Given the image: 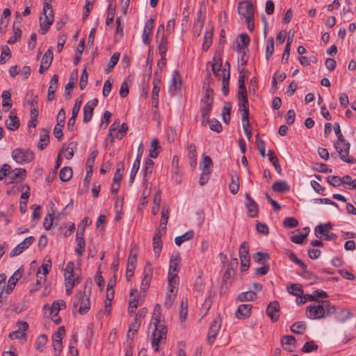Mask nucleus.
Instances as JSON below:
<instances>
[{
	"instance_id": "nucleus-1",
	"label": "nucleus",
	"mask_w": 356,
	"mask_h": 356,
	"mask_svg": "<svg viewBox=\"0 0 356 356\" xmlns=\"http://www.w3.org/2000/svg\"><path fill=\"white\" fill-rule=\"evenodd\" d=\"M337 314L336 320L343 323L352 317L353 314L349 309H342L337 312L335 305H331L329 300H318L316 304L309 305L306 309V315L311 319H320Z\"/></svg>"
},
{
	"instance_id": "nucleus-40",
	"label": "nucleus",
	"mask_w": 356,
	"mask_h": 356,
	"mask_svg": "<svg viewBox=\"0 0 356 356\" xmlns=\"http://www.w3.org/2000/svg\"><path fill=\"white\" fill-rule=\"evenodd\" d=\"M268 159L272 165L274 166L276 172L279 174L282 172V168L279 163V159L276 156L275 153L273 150H268Z\"/></svg>"
},
{
	"instance_id": "nucleus-5",
	"label": "nucleus",
	"mask_w": 356,
	"mask_h": 356,
	"mask_svg": "<svg viewBox=\"0 0 356 356\" xmlns=\"http://www.w3.org/2000/svg\"><path fill=\"white\" fill-rule=\"evenodd\" d=\"M34 153L29 149L17 148L12 152V158L18 163H26L34 159Z\"/></svg>"
},
{
	"instance_id": "nucleus-57",
	"label": "nucleus",
	"mask_w": 356,
	"mask_h": 356,
	"mask_svg": "<svg viewBox=\"0 0 356 356\" xmlns=\"http://www.w3.org/2000/svg\"><path fill=\"white\" fill-rule=\"evenodd\" d=\"M274 52V38L270 37L268 38L266 47V58L267 60H269L270 56L273 55Z\"/></svg>"
},
{
	"instance_id": "nucleus-15",
	"label": "nucleus",
	"mask_w": 356,
	"mask_h": 356,
	"mask_svg": "<svg viewBox=\"0 0 356 356\" xmlns=\"http://www.w3.org/2000/svg\"><path fill=\"white\" fill-rule=\"evenodd\" d=\"M266 314L273 322H277L280 318V307L277 300L270 302L266 308Z\"/></svg>"
},
{
	"instance_id": "nucleus-2",
	"label": "nucleus",
	"mask_w": 356,
	"mask_h": 356,
	"mask_svg": "<svg viewBox=\"0 0 356 356\" xmlns=\"http://www.w3.org/2000/svg\"><path fill=\"white\" fill-rule=\"evenodd\" d=\"M333 128L338 139L337 141L334 143V147L339 154L340 159L346 163H354V157L348 155L350 145L349 143L346 142V140L341 132L339 124L336 122L334 124Z\"/></svg>"
},
{
	"instance_id": "nucleus-34",
	"label": "nucleus",
	"mask_w": 356,
	"mask_h": 356,
	"mask_svg": "<svg viewBox=\"0 0 356 356\" xmlns=\"http://www.w3.org/2000/svg\"><path fill=\"white\" fill-rule=\"evenodd\" d=\"M74 72H75L74 77L73 76V74H72L70 76L69 82L65 86V98L67 99H68L71 97L70 89H72L75 86L76 83L78 70H76Z\"/></svg>"
},
{
	"instance_id": "nucleus-54",
	"label": "nucleus",
	"mask_w": 356,
	"mask_h": 356,
	"mask_svg": "<svg viewBox=\"0 0 356 356\" xmlns=\"http://www.w3.org/2000/svg\"><path fill=\"white\" fill-rule=\"evenodd\" d=\"M120 56V54L119 52H115L112 56L111 57L110 61L108 63V65H107V67L106 68L105 71L106 74H108L111 72L115 65L118 63L119 58Z\"/></svg>"
},
{
	"instance_id": "nucleus-53",
	"label": "nucleus",
	"mask_w": 356,
	"mask_h": 356,
	"mask_svg": "<svg viewBox=\"0 0 356 356\" xmlns=\"http://www.w3.org/2000/svg\"><path fill=\"white\" fill-rule=\"evenodd\" d=\"M269 259L270 255L266 252H257L253 255V259L257 264H265Z\"/></svg>"
},
{
	"instance_id": "nucleus-59",
	"label": "nucleus",
	"mask_w": 356,
	"mask_h": 356,
	"mask_svg": "<svg viewBox=\"0 0 356 356\" xmlns=\"http://www.w3.org/2000/svg\"><path fill=\"white\" fill-rule=\"evenodd\" d=\"M287 291L293 296H300L303 293L302 289L296 284H292L287 286Z\"/></svg>"
},
{
	"instance_id": "nucleus-42",
	"label": "nucleus",
	"mask_w": 356,
	"mask_h": 356,
	"mask_svg": "<svg viewBox=\"0 0 356 356\" xmlns=\"http://www.w3.org/2000/svg\"><path fill=\"white\" fill-rule=\"evenodd\" d=\"M226 69L223 70L222 73V91L225 96L228 95L229 94V79L230 74L229 72L225 73Z\"/></svg>"
},
{
	"instance_id": "nucleus-4",
	"label": "nucleus",
	"mask_w": 356,
	"mask_h": 356,
	"mask_svg": "<svg viewBox=\"0 0 356 356\" xmlns=\"http://www.w3.org/2000/svg\"><path fill=\"white\" fill-rule=\"evenodd\" d=\"M152 158L156 159V138H152L151 141L149 158H147L143 168V179L147 181L153 171L154 163Z\"/></svg>"
},
{
	"instance_id": "nucleus-18",
	"label": "nucleus",
	"mask_w": 356,
	"mask_h": 356,
	"mask_svg": "<svg viewBox=\"0 0 356 356\" xmlns=\"http://www.w3.org/2000/svg\"><path fill=\"white\" fill-rule=\"evenodd\" d=\"M154 60V47H149L148 55L146 60L145 70L144 73V81H149L152 72V64Z\"/></svg>"
},
{
	"instance_id": "nucleus-45",
	"label": "nucleus",
	"mask_w": 356,
	"mask_h": 356,
	"mask_svg": "<svg viewBox=\"0 0 356 356\" xmlns=\"http://www.w3.org/2000/svg\"><path fill=\"white\" fill-rule=\"evenodd\" d=\"M332 227L333 225L330 222H328L325 224L321 223L315 227L314 234L317 238H322V236H320V234H323V231H325V229L330 231V229H332Z\"/></svg>"
},
{
	"instance_id": "nucleus-31",
	"label": "nucleus",
	"mask_w": 356,
	"mask_h": 356,
	"mask_svg": "<svg viewBox=\"0 0 356 356\" xmlns=\"http://www.w3.org/2000/svg\"><path fill=\"white\" fill-rule=\"evenodd\" d=\"M19 125V120L17 116L13 112H10L9 120L6 122V128L12 131H15L18 129Z\"/></svg>"
},
{
	"instance_id": "nucleus-44",
	"label": "nucleus",
	"mask_w": 356,
	"mask_h": 356,
	"mask_svg": "<svg viewBox=\"0 0 356 356\" xmlns=\"http://www.w3.org/2000/svg\"><path fill=\"white\" fill-rule=\"evenodd\" d=\"M303 232L302 234L292 236L291 241L294 243L302 244L309 233V228L308 227L303 228Z\"/></svg>"
},
{
	"instance_id": "nucleus-48",
	"label": "nucleus",
	"mask_w": 356,
	"mask_h": 356,
	"mask_svg": "<svg viewBox=\"0 0 356 356\" xmlns=\"http://www.w3.org/2000/svg\"><path fill=\"white\" fill-rule=\"evenodd\" d=\"M156 307L154 308V313L152 318L149 325V330H152V346L156 351V317L155 315Z\"/></svg>"
},
{
	"instance_id": "nucleus-39",
	"label": "nucleus",
	"mask_w": 356,
	"mask_h": 356,
	"mask_svg": "<svg viewBox=\"0 0 356 356\" xmlns=\"http://www.w3.org/2000/svg\"><path fill=\"white\" fill-rule=\"evenodd\" d=\"M194 236V232L193 230H189L182 234L181 236H179L175 237V243L177 246H180L184 242L189 241L192 239Z\"/></svg>"
},
{
	"instance_id": "nucleus-32",
	"label": "nucleus",
	"mask_w": 356,
	"mask_h": 356,
	"mask_svg": "<svg viewBox=\"0 0 356 356\" xmlns=\"http://www.w3.org/2000/svg\"><path fill=\"white\" fill-rule=\"evenodd\" d=\"M272 189L276 193H287L290 191V186L285 181H276L272 186Z\"/></svg>"
},
{
	"instance_id": "nucleus-47",
	"label": "nucleus",
	"mask_w": 356,
	"mask_h": 356,
	"mask_svg": "<svg viewBox=\"0 0 356 356\" xmlns=\"http://www.w3.org/2000/svg\"><path fill=\"white\" fill-rule=\"evenodd\" d=\"M72 177V169L70 167H63L59 172V177L62 181H67Z\"/></svg>"
},
{
	"instance_id": "nucleus-51",
	"label": "nucleus",
	"mask_w": 356,
	"mask_h": 356,
	"mask_svg": "<svg viewBox=\"0 0 356 356\" xmlns=\"http://www.w3.org/2000/svg\"><path fill=\"white\" fill-rule=\"evenodd\" d=\"M76 247L75 248V252L79 256H82L85 249V240L83 236L76 235Z\"/></svg>"
},
{
	"instance_id": "nucleus-37",
	"label": "nucleus",
	"mask_w": 356,
	"mask_h": 356,
	"mask_svg": "<svg viewBox=\"0 0 356 356\" xmlns=\"http://www.w3.org/2000/svg\"><path fill=\"white\" fill-rule=\"evenodd\" d=\"M257 294L255 291H249L242 292L237 296V300L240 302L253 301L256 299Z\"/></svg>"
},
{
	"instance_id": "nucleus-36",
	"label": "nucleus",
	"mask_w": 356,
	"mask_h": 356,
	"mask_svg": "<svg viewBox=\"0 0 356 356\" xmlns=\"http://www.w3.org/2000/svg\"><path fill=\"white\" fill-rule=\"evenodd\" d=\"M42 14L44 16V18L42 19V21H46L50 19H54L52 6L49 3V2L47 1V0H44Z\"/></svg>"
},
{
	"instance_id": "nucleus-27",
	"label": "nucleus",
	"mask_w": 356,
	"mask_h": 356,
	"mask_svg": "<svg viewBox=\"0 0 356 356\" xmlns=\"http://www.w3.org/2000/svg\"><path fill=\"white\" fill-rule=\"evenodd\" d=\"M26 177V171L24 168H15L10 172L8 178L10 179V183H16L17 179L24 180Z\"/></svg>"
},
{
	"instance_id": "nucleus-13",
	"label": "nucleus",
	"mask_w": 356,
	"mask_h": 356,
	"mask_svg": "<svg viewBox=\"0 0 356 356\" xmlns=\"http://www.w3.org/2000/svg\"><path fill=\"white\" fill-rule=\"evenodd\" d=\"M178 285L179 284H175L174 286V284H170V283L168 282V290L164 302V305L167 308H170L175 302L178 291Z\"/></svg>"
},
{
	"instance_id": "nucleus-63",
	"label": "nucleus",
	"mask_w": 356,
	"mask_h": 356,
	"mask_svg": "<svg viewBox=\"0 0 356 356\" xmlns=\"http://www.w3.org/2000/svg\"><path fill=\"white\" fill-rule=\"evenodd\" d=\"M65 330L64 326L58 328L56 332L52 335V341H62L63 337L65 336Z\"/></svg>"
},
{
	"instance_id": "nucleus-56",
	"label": "nucleus",
	"mask_w": 356,
	"mask_h": 356,
	"mask_svg": "<svg viewBox=\"0 0 356 356\" xmlns=\"http://www.w3.org/2000/svg\"><path fill=\"white\" fill-rule=\"evenodd\" d=\"M213 32L207 31L202 43V50L207 51L212 42Z\"/></svg>"
},
{
	"instance_id": "nucleus-55",
	"label": "nucleus",
	"mask_w": 356,
	"mask_h": 356,
	"mask_svg": "<svg viewBox=\"0 0 356 356\" xmlns=\"http://www.w3.org/2000/svg\"><path fill=\"white\" fill-rule=\"evenodd\" d=\"M53 19H50L46 21H42V18L40 17V33L44 35L49 29L50 26L53 24Z\"/></svg>"
},
{
	"instance_id": "nucleus-49",
	"label": "nucleus",
	"mask_w": 356,
	"mask_h": 356,
	"mask_svg": "<svg viewBox=\"0 0 356 356\" xmlns=\"http://www.w3.org/2000/svg\"><path fill=\"white\" fill-rule=\"evenodd\" d=\"M53 60V50L49 48L44 54L42 58L41 63L44 65V69L47 70L50 67V65Z\"/></svg>"
},
{
	"instance_id": "nucleus-62",
	"label": "nucleus",
	"mask_w": 356,
	"mask_h": 356,
	"mask_svg": "<svg viewBox=\"0 0 356 356\" xmlns=\"http://www.w3.org/2000/svg\"><path fill=\"white\" fill-rule=\"evenodd\" d=\"M241 44L238 43L237 48L238 50L246 49L250 42V38L248 34L242 33L240 35Z\"/></svg>"
},
{
	"instance_id": "nucleus-26",
	"label": "nucleus",
	"mask_w": 356,
	"mask_h": 356,
	"mask_svg": "<svg viewBox=\"0 0 356 356\" xmlns=\"http://www.w3.org/2000/svg\"><path fill=\"white\" fill-rule=\"evenodd\" d=\"M161 218L160 220V229L159 234L165 233L166 230V226L170 216V209L168 206H163L161 211Z\"/></svg>"
},
{
	"instance_id": "nucleus-52",
	"label": "nucleus",
	"mask_w": 356,
	"mask_h": 356,
	"mask_svg": "<svg viewBox=\"0 0 356 356\" xmlns=\"http://www.w3.org/2000/svg\"><path fill=\"white\" fill-rule=\"evenodd\" d=\"M91 222L92 221L88 217H84L78 225L76 235L83 236L86 227L90 225Z\"/></svg>"
},
{
	"instance_id": "nucleus-35",
	"label": "nucleus",
	"mask_w": 356,
	"mask_h": 356,
	"mask_svg": "<svg viewBox=\"0 0 356 356\" xmlns=\"http://www.w3.org/2000/svg\"><path fill=\"white\" fill-rule=\"evenodd\" d=\"M188 160L190 163V165L195 168L197 165V151H196V147L195 144L191 143L188 147Z\"/></svg>"
},
{
	"instance_id": "nucleus-23",
	"label": "nucleus",
	"mask_w": 356,
	"mask_h": 356,
	"mask_svg": "<svg viewBox=\"0 0 356 356\" xmlns=\"http://www.w3.org/2000/svg\"><path fill=\"white\" fill-rule=\"evenodd\" d=\"M154 25V19L151 17L145 23L143 33V42L145 44H149L150 42V36L152 34V30Z\"/></svg>"
},
{
	"instance_id": "nucleus-24",
	"label": "nucleus",
	"mask_w": 356,
	"mask_h": 356,
	"mask_svg": "<svg viewBox=\"0 0 356 356\" xmlns=\"http://www.w3.org/2000/svg\"><path fill=\"white\" fill-rule=\"evenodd\" d=\"M252 306L249 304H243L238 307L236 312V317L238 319H245L251 315Z\"/></svg>"
},
{
	"instance_id": "nucleus-14",
	"label": "nucleus",
	"mask_w": 356,
	"mask_h": 356,
	"mask_svg": "<svg viewBox=\"0 0 356 356\" xmlns=\"http://www.w3.org/2000/svg\"><path fill=\"white\" fill-rule=\"evenodd\" d=\"M143 275L142 279L141 287L140 289L145 292L147 289H148L153 275V269L149 262H147L144 270H143Z\"/></svg>"
},
{
	"instance_id": "nucleus-58",
	"label": "nucleus",
	"mask_w": 356,
	"mask_h": 356,
	"mask_svg": "<svg viewBox=\"0 0 356 356\" xmlns=\"http://www.w3.org/2000/svg\"><path fill=\"white\" fill-rule=\"evenodd\" d=\"M203 158H204L203 166L202 167L200 166L202 171L205 170L206 172H211L212 168H213V161H212L211 157L207 155H204Z\"/></svg>"
},
{
	"instance_id": "nucleus-8",
	"label": "nucleus",
	"mask_w": 356,
	"mask_h": 356,
	"mask_svg": "<svg viewBox=\"0 0 356 356\" xmlns=\"http://www.w3.org/2000/svg\"><path fill=\"white\" fill-rule=\"evenodd\" d=\"M238 12L245 19H254V6L252 3L250 1L239 2L238 5Z\"/></svg>"
},
{
	"instance_id": "nucleus-12",
	"label": "nucleus",
	"mask_w": 356,
	"mask_h": 356,
	"mask_svg": "<svg viewBox=\"0 0 356 356\" xmlns=\"http://www.w3.org/2000/svg\"><path fill=\"white\" fill-rule=\"evenodd\" d=\"M17 325L18 329L14 332H12L9 334V338L19 339H26V331L29 328V323L26 321H18L17 323Z\"/></svg>"
},
{
	"instance_id": "nucleus-38",
	"label": "nucleus",
	"mask_w": 356,
	"mask_h": 356,
	"mask_svg": "<svg viewBox=\"0 0 356 356\" xmlns=\"http://www.w3.org/2000/svg\"><path fill=\"white\" fill-rule=\"evenodd\" d=\"M36 277H37L36 282L31 287V289L30 290L31 293H34V292L38 291L41 288L42 284L43 283H44L47 280V277L44 275H42L40 269L37 272Z\"/></svg>"
},
{
	"instance_id": "nucleus-21",
	"label": "nucleus",
	"mask_w": 356,
	"mask_h": 356,
	"mask_svg": "<svg viewBox=\"0 0 356 356\" xmlns=\"http://www.w3.org/2000/svg\"><path fill=\"white\" fill-rule=\"evenodd\" d=\"M24 269L22 268H19L9 278L7 286L6 288V293L7 294H9L13 291L14 287L16 285V283L22 277Z\"/></svg>"
},
{
	"instance_id": "nucleus-43",
	"label": "nucleus",
	"mask_w": 356,
	"mask_h": 356,
	"mask_svg": "<svg viewBox=\"0 0 356 356\" xmlns=\"http://www.w3.org/2000/svg\"><path fill=\"white\" fill-rule=\"evenodd\" d=\"M188 314V300L186 297H183L181 300L180 304V311H179V319L181 322H183L186 320Z\"/></svg>"
},
{
	"instance_id": "nucleus-3",
	"label": "nucleus",
	"mask_w": 356,
	"mask_h": 356,
	"mask_svg": "<svg viewBox=\"0 0 356 356\" xmlns=\"http://www.w3.org/2000/svg\"><path fill=\"white\" fill-rule=\"evenodd\" d=\"M90 290L86 291V286L83 291H79L74 295V301L73 303L74 308L77 307L79 305V313L81 315L86 314L90 307Z\"/></svg>"
},
{
	"instance_id": "nucleus-20",
	"label": "nucleus",
	"mask_w": 356,
	"mask_h": 356,
	"mask_svg": "<svg viewBox=\"0 0 356 356\" xmlns=\"http://www.w3.org/2000/svg\"><path fill=\"white\" fill-rule=\"evenodd\" d=\"M245 207L248 209V213L250 217L254 218L257 216L258 214V204L257 202L251 197L249 193H246L245 194Z\"/></svg>"
},
{
	"instance_id": "nucleus-16",
	"label": "nucleus",
	"mask_w": 356,
	"mask_h": 356,
	"mask_svg": "<svg viewBox=\"0 0 356 356\" xmlns=\"http://www.w3.org/2000/svg\"><path fill=\"white\" fill-rule=\"evenodd\" d=\"M35 238L33 236H29L26 238L23 241L19 243L15 248L12 250L10 253V257H15L21 254L24 250L27 249L33 242Z\"/></svg>"
},
{
	"instance_id": "nucleus-41",
	"label": "nucleus",
	"mask_w": 356,
	"mask_h": 356,
	"mask_svg": "<svg viewBox=\"0 0 356 356\" xmlns=\"http://www.w3.org/2000/svg\"><path fill=\"white\" fill-rule=\"evenodd\" d=\"M230 192L235 195L239 190V177L235 172V175H231V183L229 185Z\"/></svg>"
},
{
	"instance_id": "nucleus-22",
	"label": "nucleus",
	"mask_w": 356,
	"mask_h": 356,
	"mask_svg": "<svg viewBox=\"0 0 356 356\" xmlns=\"http://www.w3.org/2000/svg\"><path fill=\"white\" fill-rule=\"evenodd\" d=\"M43 309H47L50 312L51 319L56 325H59L61 323V318L58 316V312L60 311V306L58 305V303L54 302L51 306L45 305Z\"/></svg>"
},
{
	"instance_id": "nucleus-64",
	"label": "nucleus",
	"mask_w": 356,
	"mask_h": 356,
	"mask_svg": "<svg viewBox=\"0 0 356 356\" xmlns=\"http://www.w3.org/2000/svg\"><path fill=\"white\" fill-rule=\"evenodd\" d=\"M283 225L286 228H294L298 225V221L293 217H287L284 220Z\"/></svg>"
},
{
	"instance_id": "nucleus-33",
	"label": "nucleus",
	"mask_w": 356,
	"mask_h": 356,
	"mask_svg": "<svg viewBox=\"0 0 356 356\" xmlns=\"http://www.w3.org/2000/svg\"><path fill=\"white\" fill-rule=\"evenodd\" d=\"M2 106L5 111H8L13 106V100L11 99V93L8 90H3L1 95Z\"/></svg>"
},
{
	"instance_id": "nucleus-60",
	"label": "nucleus",
	"mask_w": 356,
	"mask_h": 356,
	"mask_svg": "<svg viewBox=\"0 0 356 356\" xmlns=\"http://www.w3.org/2000/svg\"><path fill=\"white\" fill-rule=\"evenodd\" d=\"M318 348V345L314 341H309L304 344L302 351L305 353H311L314 350H316Z\"/></svg>"
},
{
	"instance_id": "nucleus-46",
	"label": "nucleus",
	"mask_w": 356,
	"mask_h": 356,
	"mask_svg": "<svg viewBox=\"0 0 356 356\" xmlns=\"http://www.w3.org/2000/svg\"><path fill=\"white\" fill-rule=\"evenodd\" d=\"M48 338L44 334L39 335L35 342V346L37 350L40 352H43L44 347L47 343Z\"/></svg>"
},
{
	"instance_id": "nucleus-61",
	"label": "nucleus",
	"mask_w": 356,
	"mask_h": 356,
	"mask_svg": "<svg viewBox=\"0 0 356 356\" xmlns=\"http://www.w3.org/2000/svg\"><path fill=\"white\" fill-rule=\"evenodd\" d=\"M115 7L113 6V5L110 4L108 7L107 18L106 20V24L107 26H110L113 23L114 17H115Z\"/></svg>"
},
{
	"instance_id": "nucleus-11",
	"label": "nucleus",
	"mask_w": 356,
	"mask_h": 356,
	"mask_svg": "<svg viewBox=\"0 0 356 356\" xmlns=\"http://www.w3.org/2000/svg\"><path fill=\"white\" fill-rule=\"evenodd\" d=\"M211 79V73H208L207 78L204 81L203 89L204 90V95L202 99V104H213V90L210 87V80Z\"/></svg>"
},
{
	"instance_id": "nucleus-9",
	"label": "nucleus",
	"mask_w": 356,
	"mask_h": 356,
	"mask_svg": "<svg viewBox=\"0 0 356 356\" xmlns=\"http://www.w3.org/2000/svg\"><path fill=\"white\" fill-rule=\"evenodd\" d=\"M167 333V325L161 323V314H157V352L161 346L165 344Z\"/></svg>"
},
{
	"instance_id": "nucleus-6",
	"label": "nucleus",
	"mask_w": 356,
	"mask_h": 356,
	"mask_svg": "<svg viewBox=\"0 0 356 356\" xmlns=\"http://www.w3.org/2000/svg\"><path fill=\"white\" fill-rule=\"evenodd\" d=\"M180 261L181 259L179 255L170 259L168 272V282H170V284H179V277L177 273L179 270Z\"/></svg>"
},
{
	"instance_id": "nucleus-10",
	"label": "nucleus",
	"mask_w": 356,
	"mask_h": 356,
	"mask_svg": "<svg viewBox=\"0 0 356 356\" xmlns=\"http://www.w3.org/2000/svg\"><path fill=\"white\" fill-rule=\"evenodd\" d=\"M221 323L222 318L219 314L210 325L207 337V342L209 344L211 345L214 342L221 327Z\"/></svg>"
},
{
	"instance_id": "nucleus-50",
	"label": "nucleus",
	"mask_w": 356,
	"mask_h": 356,
	"mask_svg": "<svg viewBox=\"0 0 356 356\" xmlns=\"http://www.w3.org/2000/svg\"><path fill=\"white\" fill-rule=\"evenodd\" d=\"M307 325L305 321H298L291 326V330L296 334H303L306 330Z\"/></svg>"
},
{
	"instance_id": "nucleus-19",
	"label": "nucleus",
	"mask_w": 356,
	"mask_h": 356,
	"mask_svg": "<svg viewBox=\"0 0 356 356\" xmlns=\"http://www.w3.org/2000/svg\"><path fill=\"white\" fill-rule=\"evenodd\" d=\"M98 104V99L95 98L91 101H89L83 107V121L84 123L90 122L92 118L93 111L95 107Z\"/></svg>"
},
{
	"instance_id": "nucleus-28",
	"label": "nucleus",
	"mask_w": 356,
	"mask_h": 356,
	"mask_svg": "<svg viewBox=\"0 0 356 356\" xmlns=\"http://www.w3.org/2000/svg\"><path fill=\"white\" fill-rule=\"evenodd\" d=\"M181 79L179 73L177 71H175L172 77L171 83L169 86V91L170 92H177L181 89Z\"/></svg>"
},
{
	"instance_id": "nucleus-30",
	"label": "nucleus",
	"mask_w": 356,
	"mask_h": 356,
	"mask_svg": "<svg viewBox=\"0 0 356 356\" xmlns=\"http://www.w3.org/2000/svg\"><path fill=\"white\" fill-rule=\"evenodd\" d=\"M49 141V133L46 129H42L40 133V141L38 143V148L40 150L44 149Z\"/></svg>"
},
{
	"instance_id": "nucleus-7",
	"label": "nucleus",
	"mask_w": 356,
	"mask_h": 356,
	"mask_svg": "<svg viewBox=\"0 0 356 356\" xmlns=\"http://www.w3.org/2000/svg\"><path fill=\"white\" fill-rule=\"evenodd\" d=\"M239 257L241 259V270L246 271L250 262V257L249 254V244L248 242H243L239 247Z\"/></svg>"
},
{
	"instance_id": "nucleus-29",
	"label": "nucleus",
	"mask_w": 356,
	"mask_h": 356,
	"mask_svg": "<svg viewBox=\"0 0 356 356\" xmlns=\"http://www.w3.org/2000/svg\"><path fill=\"white\" fill-rule=\"evenodd\" d=\"M58 76L54 74L50 80L48 88L47 101L51 102L54 98L55 92L58 88Z\"/></svg>"
},
{
	"instance_id": "nucleus-17",
	"label": "nucleus",
	"mask_w": 356,
	"mask_h": 356,
	"mask_svg": "<svg viewBox=\"0 0 356 356\" xmlns=\"http://www.w3.org/2000/svg\"><path fill=\"white\" fill-rule=\"evenodd\" d=\"M168 42L167 40V38L165 36H163L161 38V42L159 46V54L161 56V60L157 62V67L162 69L166 65V59L165 58V53L168 50Z\"/></svg>"
},
{
	"instance_id": "nucleus-25",
	"label": "nucleus",
	"mask_w": 356,
	"mask_h": 356,
	"mask_svg": "<svg viewBox=\"0 0 356 356\" xmlns=\"http://www.w3.org/2000/svg\"><path fill=\"white\" fill-rule=\"evenodd\" d=\"M281 343L285 350L293 352L296 348V339L292 335H284L281 340Z\"/></svg>"
}]
</instances>
